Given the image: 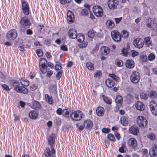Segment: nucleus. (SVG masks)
<instances>
[{
    "label": "nucleus",
    "mask_w": 157,
    "mask_h": 157,
    "mask_svg": "<svg viewBox=\"0 0 157 157\" xmlns=\"http://www.w3.org/2000/svg\"><path fill=\"white\" fill-rule=\"evenodd\" d=\"M102 131L104 133H108L110 132V129L104 128L102 129Z\"/></svg>",
    "instance_id": "052dcab7"
},
{
    "label": "nucleus",
    "mask_w": 157,
    "mask_h": 157,
    "mask_svg": "<svg viewBox=\"0 0 157 157\" xmlns=\"http://www.w3.org/2000/svg\"><path fill=\"white\" fill-rule=\"evenodd\" d=\"M115 64L118 67H121L123 65V63L121 60L116 59L115 61Z\"/></svg>",
    "instance_id": "79ce46f5"
},
{
    "label": "nucleus",
    "mask_w": 157,
    "mask_h": 157,
    "mask_svg": "<svg viewBox=\"0 0 157 157\" xmlns=\"http://www.w3.org/2000/svg\"><path fill=\"white\" fill-rule=\"evenodd\" d=\"M68 34L70 37L72 39H75L77 35V31L73 29H71L69 31Z\"/></svg>",
    "instance_id": "aec40b11"
},
{
    "label": "nucleus",
    "mask_w": 157,
    "mask_h": 157,
    "mask_svg": "<svg viewBox=\"0 0 157 157\" xmlns=\"http://www.w3.org/2000/svg\"><path fill=\"white\" fill-rule=\"evenodd\" d=\"M96 113L98 116H102L104 114V109L101 107H98L96 109Z\"/></svg>",
    "instance_id": "393cba45"
},
{
    "label": "nucleus",
    "mask_w": 157,
    "mask_h": 157,
    "mask_svg": "<svg viewBox=\"0 0 157 157\" xmlns=\"http://www.w3.org/2000/svg\"><path fill=\"white\" fill-rule=\"evenodd\" d=\"M111 36L113 40L115 42H119L121 40V36L119 33L115 30L111 32Z\"/></svg>",
    "instance_id": "6e6552de"
},
{
    "label": "nucleus",
    "mask_w": 157,
    "mask_h": 157,
    "mask_svg": "<svg viewBox=\"0 0 157 157\" xmlns=\"http://www.w3.org/2000/svg\"><path fill=\"white\" fill-rule=\"evenodd\" d=\"M25 27H24L22 26L21 27L20 29V32L21 33H24L25 32V29H26Z\"/></svg>",
    "instance_id": "69168bd1"
},
{
    "label": "nucleus",
    "mask_w": 157,
    "mask_h": 157,
    "mask_svg": "<svg viewBox=\"0 0 157 157\" xmlns=\"http://www.w3.org/2000/svg\"><path fill=\"white\" fill-rule=\"evenodd\" d=\"M40 70L42 72L44 73L47 72V66L45 63L42 64L41 65V67L40 66Z\"/></svg>",
    "instance_id": "c9c22d12"
},
{
    "label": "nucleus",
    "mask_w": 157,
    "mask_h": 157,
    "mask_svg": "<svg viewBox=\"0 0 157 157\" xmlns=\"http://www.w3.org/2000/svg\"><path fill=\"white\" fill-rule=\"evenodd\" d=\"M86 66L88 69L92 71L94 69V65L91 62H87L86 63Z\"/></svg>",
    "instance_id": "e433bc0d"
},
{
    "label": "nucleus",
    "mask_w": 157,
    "mask_h": 157,
    "mask_svg": "<svg viewBox=\"0 0 157 157\" xmlns=\"http://www.w3.org/2000/svg\"><path fill=\"white\" fill-rule=\"evenodd\" d=\"M140 98L143 99H146L148 98V95L144 93H142L140 94Z\"/></svg>",
    "instance_id": "3c124183"
},
{
    "label": "nucleus",
    "mask_w": 157,
    "mask_h": 157,
    "mask_svg": "<svg viewBox=\"0 0 157 157\" xmlns=\"http://www.w3.org/2000/svg\"><path fill=\"white\" fill-rule=\"evenodd\" d=\"M38 114L36 111L33 110L30 112L29 113V116L30 118L33 119H36Z\"/></svg>",
    "instance_id": "c85d7f7f"
},
{
    "label": "nucleus",
    "mask_w": 157,
    "mask_h": 157,
    "mask_svg": "<svg viewBox=\"0 0 157 157\" xmlns=\"http://www.w3.org/2000/svg\"><path fill=\"white\" fill-rule=\"evenodd\" d=\"M137 122L140 127L141 128H146L147 125V121L143 116H139L137 119Z\"/></svg>",
    "instance_id": "7ed1b4c3"
},
{
    "label": "nucleus",
    "mask_w": 157,
    "mask_h": 157,
    "mask_svg": "<svg viewBox=\"0 0 157 157\" xmlns=\"http://www.w3.org/2000/svg\"><path fill=\"white\" fill-rule=\"evenodd\" d=\"M81 13L83 16H87L89 14L88 10L86 9H83L82 10Z\"/></svg>",
    "instance_id": "09e8293b"
},
{
    "label": "nucleus",
    "mask_w": 157,
    "mask_h": 157,
    "mask_svg": "<svg viewBox=\"0 0 157 157\" xmlns=\"http://www.w3.org/2000/svg\"><path fill=\"white\" fill-rule=\"evenodd\" d=\"M84 116L83 113L81 111L77 110L72 112L70 115L72 120L78 121L81 120Z\"/></svg>",
    "instance_id": "f03ea898"
},
{
    "label": "nucleus",
    "mask_w": 157,
    "mask_h": 157,
    "mask_svg": "<svg viewBox=\"0 0 157 157\" xmlns=\"http://www.w3.org/2000/svg\"><path fill=\"white\" fill-rule=\"evenodd\" d=\"M155 58V56L154 54L152 53L150 54L148 56V59L150 61H151L154 60Z\"/></svg>",
    "instance_id": "8fccbe9b"
},
{
    "label": "nucleus",
    "mask_w": 157,
    "mask_h": 157,
    "mask_svg": "<svg viewBox=\"0 0 157 157\" xmlns=\"http://www.w3.org/2000/svg\"><path fill=\"white\" fill-rule=\"evenodd\" d=\"M140 78V75L139 73L136 71H133L130 77L131 81L134 83H137L139 82Z\"/></svg>",
    "instance_id": "39448f33"
},
{
    "label": "nucleus",
    "mask_w": 157,
    "mask_h": 157,
    "mask_svg": "<svg viewBox=\"0 0 157 157\" xmlns=\"http://www.w3.org/2000/svg\"><path fill=\"white\" fill-rule=\"evenodd\" d=\"M130 132L134 135H136L139 132L138 128L136 127L132 126L129 129Z\"/></svg>",
    "instance_id": "bb28decb"
},
{
    "label": "nucleus",
    "mask_w": 157,
    "mask_h": 157,
    "mask_svg": "<svg viewBox=\"0 0 157 157\" xmlns=\"http://www.w3.org/2000/svg\"><path fill=\"white\" fill-rule=\"evenodd\" d=\"M125 101L128 103H130L133 102L134 97L133 96L130 94H127L125 97Z\"/></svg>",
    "instance_id": "cd10ccee"
},
{
    "label": "nucleus",
    "mask_w": 157,
    "mask_h": 157,
    "mask_svg": "<svg viewBox=\"0 0 157 157\" xmlns=\"http://www.w3.org/2000/svg\"><path fill=\"white\" fill-rule=\"evenodd\" d=\"M121 52L123 54V55L125 56H127L128 54V49L124 48L121 50Z\"/></svg>",
    "instance_id": "864d4df0"
},
{
    "label": "nucleus",
    "mask_w": 157,
    "mask_h": 157,
    "mask_svg": "<svg viewBox=\"0 0 157 157\" xmlns=\"http://www.w3.org/2000/svg\"><path fill=\"white\" fill-rule=\"evenodd\" d=\"M53 71H48L46 74V76L50 77L53 74Z\"/></svg>",
    "instance_id": "e2e57ef3"
},
{
    "label": "nucleus",
    "mask_w": 157,
    "mask_h": 157,
    "mask_svg": "<svg viewBox=\"0 0 157 157\" xmlns=\"http://www.w3.org/2000/svg\"><path fill=\"white\" fill-rule=\"evenodd\" d=\"M117 103H118L120 105H121L122 103L123 100L122 97L120 95L117 96L115 100Z\"/></svg>",
    "instance_id": "4c0bfd02"
},
{
    "label": "nucleus",
    "mask_w": 157,
    "mask_h": 157,
    "mask_svg": "<svg viewBox=\"0 0 157 157\" xmlns=\"http://www.w3.org/2000/svg\"><path fill=\"white\" fill-rule=\"evenodd\" d=\"M152 71L154 74L157 75V67L153 68L152 69Z\"/></svg>",
    "instance_id": "774afa93"
},
{
    "label": "nucleus",
    "mask_w": 157,
    "mask_h": 157,
    "mask_svg": "<svg viewBox=\"0 0 157 157\" xmlns=\"http://www.w3.org/2000/svg\"><path fill=\"white\" fill-rule=\"evenodd\" d=\"M62 72L60 71H59L57 73L56 75V77L57 80H59L60 79L62 75Z\"/></svg>",
    "instance_id": "13d9d810"
},
{
    "label": "nucleus",
    "mask_w": 157,
    "mask_h": 157,
    "mask_svg": "<svg viewBox=\"0 0 157 157\" xmlns=\"http://www.w3.org/2000/svg\"><path fill=\"white\" fill-rule=\"evenodd\" d=\"M20 23L22 26L27 27V28L29 27L31 24L29 20L25 17H22L21 19Z\"/></svg>",
    "instance_id": "9b49d317"
},
{
    "label": "nucleus",
    "mask_w": 157,
    "mask_h": 157,
    "mask_svg": "<svg viewBox=\"0 0 157 157\" xmlns=\"http://www.w3.org/2000/svg\"><path fill=\"white\" fill-rule=\"evenodd\" d=\"M60 49L61 50L65 51H67L68 50L67 47H66V45H64L61 46Z\"/></svg>",
    "instance_id": "680f3d73"
},
{
    "label": "nucleus",
    "mask_w": 157,
    "mask_h": 157,
    "mask_svg": "<svg viewBox=\"0 0 157 157\" xmlns=\"http://www.w3.org/2000/svg\"><path fill=\"white\" fill-rule=\"evenodd\" d=\"M147 137L151 140H154L155 137V135L153 133H150L147 136Z\"/></svg>",
    "instance_id": "de8ad7c7"
},
{
    "label": "nucleus",
    "mask_w": 157,
    "mask_h": 157,
    "mask_svg": "<svg viewBox=\"0 0 157 157\" xmlns=\"http://www.w3.org/2000/svg\"><path fill=\"white\" fill-rule=\"evenodd\" d=\"M10 84V85L14 87V89L17 92L26 94L28 92V90L24 86L21 85V86L19 82L16 80H11Z\"/></svg>",
    "instance_id": "f257e3e1"
},
{
    "label": "nucleus",
    "mask_w": 157,
    "mask_h": 157,
    "mask_svg": "<svg viewBox=\"0 0 157 157\" xmlns=\"http://www.w3.org/2000/svg\"><path fill=\"white\" fill-rule=\"evenodd\" d=\"M133 44L135 47L140 48L143 47L144 44V42L141 38L136 39L134 40Z\"/></svg>",
    "instance_id": "f8f14e48"
},
{
    "label": "nucleus",
    "mask_w": 157,
    "mask_h": 157,
    "mask_svg": "<svg viewBox=\"0 0 157 157\" xmlns=\"http://www.w3.org/2000/svg\"><path fill=\"white\" fill-rule=\"evenodd\" d=\"M96 34V32L93 29H90L88 32V36L90 38H93Z\"/></svg>",
    "instance_id": "2f4dec72"
},
{
    "label": "nucleus",
    "mask_w": 157,
    "mask_h": 157,
    "mask_svg": "<svg viewBox=\"0 0 157 157\" xmlns=\"http://www.w3.org/2000/svg\"><path fill=\"white\" fill-rule=\"evenodd\" d=\"M36 52L39 57L42 56L43 54V52L40 49H37Z\"/></svg>",
    "instance_id": "6e6d98bb"
},
{
    "label": "nucleus",
    "mask_w": 157,
    "mask_h": 157,
    "mask_svg": "<svg viewBox=\"0 0 157 157\" xmlns=\"http://www.w3.org/2000/svg\"><path fill=\"white\" fill-rule=\"evenodd\" d=\"M51 150L49 147H47L44 150V155L46 157H54L55 151L54 147H50Z\"/></svg>",
    "instance_id": "1a4fd4ad"
},
{
    "label": "nucleus",
    "mask_w": 157,
    "mask_h": 157,
    "mask_svg": "<svg viewBox=\"0 0 157 157\" xmlns=\"http://www.w3.org/2000/svg\"><path fill=\"white\" fill-rule=\"evenodd\" d=\"M93 11L95 15L97 17H100L103 15L102 8L99 6H96L93 7Z\"/></svg>",
    "instance_id": "423d86ee"
},
{
    "label": "nucleus",
    "mask_w": 157,
    "mask_h": 157,
    "mask_svg": "<svg viewBox=\"0 0 157 157\" xmlns=\"http://www.w3.org/2000/svg\"><path fill=\"white\" fill-rule=\"evenodd\" d=\"M147 26L151 29H153L156 26V24L155 19H148V22L147 25Z\"/></svg>",
    "instance_id": "f3484780"
},
{
    "label": "nucleus",
    "mask_w": 157,
    "mask_h": 157,
    "mask_svg": "<svg viewBox=\"0 0 157 157\" xmlns=\"http://www.w3.org/2000/svg\"><path fill=\"white\" fill-rule=\"evenodd\" d=\"M135 106L136 109L140 111H143L145 108V106L144 103L139 101L136 102Z\"/></svg>",
    "instance_id": "6ab92c4d"
},
{
    "label": "nucleus",
    "mask_w": 157,
    "mask_h": 157,
    "mask_svg": "<svg viewBox=\"0 0 157 157\" xmlns=\"http://www.w3.org/2000/svg\"><path fill=\"white\" fill-rule=\"evenodd\" d=\"M121 124L124 126H127L129 123L128 119L126 116L122 117L120 119Z\"/></svg>",
    "instance_id": "5701e85b"
},
{
    "label": "nucleus",
    "mask_w": 157,
    "mask_h": 157,
    "mask_svg": "<svg viewBox=\"0 0 157 157\" xmlns=\"http://www.w3.org/2000/svg\"><path fill=\"white\" fill-rule=\"evenodd\" d=\"M106 25L108 28L112 29L114 26V24L112 20H109L106 21Z\"/></svg>",
    "instance_id": "7c9ffc66"
},
{
    "label": "nucleus",
    "mask_w": 157,
    "mask_h": 157,
    "mask_svg": "<svg viewBox=\"0 0 157 157\" xmlns=\"http://www.w3.org/2000/svg\"><path fill=\"white\" fill-rule=\"evenodd\" d=\"M20 81L21 84L25 87L28 86L29 85V82L26 79L21 78L20 79Z\"/></svg>",
    "instance_id": "c756f323"
},
{
    "label": "nucleus",
    "mask_w": 157,
    "mask_h": 157,
    "mask_svg": "<svg viewBox=\"0 0 157 157\" xmlns=\"http://www.w3.org/2000/svg\"><path fill=\"white\" fill-rule=\"evenodd\" d=\"M103 100L105 102L108 104H111L112 103L111 100L106 97H104L103 98Z\"/></svg>",
    "instance_id": "c03bdc74"
},
{
    "label": "nucleus",
    "mask_w": 157,
    "mask_h": 157,
    "mask_svg": "<svg viewBox=\"0 0 157 157\" xmlns=\"http://www.w3.org/2000/svg\"><path fill=\"white\" fill-rule=\"evenodd\" d=\"M67 20L68 22H73L74 20V15L71 11L68 10L67 13Z\"/></svg>",
    "instance_id": "a211bd4d"
},
{
    "label": "nucleus",
    "mask_w": 157,
    "mask_h": 157,
    "mask_svg": "<svg viewBox=\"0 0 157 157\" xmlns=\"http://www.w3.org/2000/svg\"><path fill=\"white\" fill-rule=\"evenodd\" d=\"M0 85L2 86V87L6 91L10 90V89L8 86L5 84H1Z\"/></svg>",
    "instance_id": "603ef678"
},
{
    "label": "nucleus",
    "mask_w": 157,
    "mask_h": 157,
    "mask_svg": "<svg viewBox=\"0 0 157 157\" xmlns=\"http://www.w3.org/2000/svg\"><path fill=\"white\" fill-rule=\"evenodd\" d=\"M76 38L77 40L79 42H82L84 40L85 37L83 34H79L77 35Z\"/></svg>",
    "instance_id": "473e14b6"
},
{
    "label": "nucleus",
    "mask_w": 157,
    "mask_h": 157,
    "mask_svg": "<svg viewBox=\"0 0 157 157\" xmlns=\"http://www.w3.org/2000/svg\"><path fill=\"white\" fill-rule=\"evenodd\" d=\"M149 106L152 113L155 115H157V104L154 100H151L149 103Z\"/></svg>",
    "instance_id": "0eeeda50"
},
{
    "label": "nucleus",
    "mask_w": 157,
    "mask_h": 157,
    "mask_svg": "<svg viewBox=\"0 0 157 157\" xmlns=\"http://www.w3.org/2000/svg\"><path fill=\"white\" fill-rule=\"evenodd\" d=\"M107 138L108 139L111 141L113 142L115 140V138L114 135L111 133L107 135Z\"/></svg>",
    "instance_id": "37998d69"
},
{
    "label": "nucleus",
    "mask_w": 157,
    "mask_h": 157,
    "mask_svg": "<svg viewBox=\"0 0 157 157\" xmlns=\"http://www.w3.org/2000/svg\"><path fill=\"white\" fill-rule=\"evenodd\" d=\"M149 154L152 157H157V145L153 146L149 151Z\"/></svg>",
    "instance_id": "dca6fc26"
},
{
    "label": "nucleus",
    "mask_w": 157,
    "mask_h": 157,
    "mask_svg": "<svg viewBox=\"0 0 157 157\" xmlns=\"http://www.w3.org/2000/svg\"><path fill=\"white\" fill-rule=\"evenodd\" d=\"M62 68V67L59 64H57L55 66V69L56 70L61 69Z\"/></svg>",
    "instance_id": "0e129e2a"
},
{
    "label": "nucleus",
    "mask_w": 157,
    "mask_h": 157,
    "mask_svg": "<svg viewBox=\"0 0 157 157\" xmlns=\"http://www.w3.org/2000/svg\"><path fill=\"white\" fill-rule=\"evenodd\" d=\"M117 0H109L108 2V5L109 8L111 9H116L118 5Z\"/></svg>",
    "instance_id": "ddd939ff"
},
{
    "label": "nucleus",
    "mask_w": 157,
    "mask_h": 157,
    "mask_svg": "<svg viewBox=\"0 0 157 157\" xmlns=\"http://www.w3.org/2000/svg\"><path fill=\"white\" fill-rule=\"evenodd\" d=\"M106 86L109 88H111L113 87L115 83L113 81L112 78H109L107 79L105 82Z\"/></svg>",
    "instance_id": "a878e982"
},
{
    "label": "nucleus",
    "mask_w": 157,
    "mask_h": 157,
    "mask_svg": "<svg viewBox=\"0 0 157 157\" xmlns=\"http://www.w3.org/2000/svg\"><path fill=\"white\" fill-rule=\"evenodd\" d=\"M128 143L129 146L132 148H136L137 146V141L134 138H131L129 139Z\"/></svg>",
    "instance_id": "2eb2a0df"
},
{
    "label": "nucleus",
    "mask_w": 157,
    "mask_h": 157,
    "mask_svg": "<svg viewBox=\"0 0 157 157\" xmlns=\"http://www.w3.org/2000/svg\"><path fill=\"white\" fill-rule=\"evenodd\" d=\"M94 77L99 78L102 76V72L100 71H97L94 73Z\"/></svg>",
    "instance_id": "58836bf2"
},
{
    "label": "nucleus",
    "mask_w": 157,
    "mask_h": 157,
    "mask_svg": "<svg viewBox=\"0 0 157 157\" xmlns=\"http://www.w3.org/2000/svg\"><path fill=\"white\" fill-rule=\"evenodd\" d=\"M56 138V135L55 134H52L49 136L48 140V144L50 147H54L55 144V141Z\"/></svg>",
    "instance_id": "9d476101"
},
{
    "label": "nucleus",
    "mask_w": 157,
    "mask_h": 157,
    "mask_svg": "<svg viewBox=\"0 0 157 157\" xmlns=\"http://www.w3.org/2000/svg\"><path fill=\"white\" fill-rule=\"evenodd\" d=\"M121 35L123 37L125 38L128 37L129 33L126 31L123 30L122 31Z\"/></svg>",
    "instance_id": "a18cd8bd"
},
{
    "label": "nucleus",
    "mask_w": 157,
    "mask_h": 157,
    "mask_svg": "<svg viewBox=\"0 0 157 157\" xmlns=\"http://www.w3.org/2000/svg\"><path fill=\"white\" fill-rule=\"evenodd\" d=\"M144 40L146 45L147 46L149 47L150 45H151L149 37H145L144 38Z\"/></svg>",
    "instance_id": "a19ab883"
},
{
    "label": "nucleus",
    "mask_w": 157,
    "mask_h": 157,
    "mask_svg": "<svg viewBox=\"0 0 157 157\" xmlns=\"http://www.w3.org/2000/svg\"><path fill=\"white\" fill-rule=\"evenodd\" d=\"M109 75L112 78L116 81H118L119 79V78L116 76L114 74H109Z\"/></svg>",
    "instance_id": "49530a36"
},
{
    "label": "nucleus",
    "mask_w": 157,
    "mask_h": 157,
    "mask_svg": "<svg viewBox=\"0 0 157 157\" xmlns=\"http://www.w3.org/2000/svg\"><path fill=\"white\" fill-rule=\"evenodd\" d=\"M150 97L152 98H155L157 97V94L155 91H151L149 93Z\"/></svg>",
    "instance_id": "ea45409f"
},
{
    "label": "nucleus",
    "mask_w": 157,
    "mask_h": 157,
    "mask_svg": "<svg viewBox=\"0 0 157 157\" xmlns=\"http://www.w3.org/2000/svg\"><path fill=\"white\" fill-rule=\"evenodd\" d=\"M101 52L104 55H106L110 52V49L105 46H103L100 48Z\"/></svg>",
    "instance_id": "b1692460"
},
{
    "label": "nucleus",
    "mask_w": 157,
    "mask_h": 157,
    "mask_svg": "<svg viewBox=\"0 0 157 157\" xmlns=\"http://www.w3.org/2000/svg\"><path fill=\"white\" fill-rule=\"evenodd\" d=\"M32 105L33 108L35 109L40 108L41 107L40 103L37 101H33Z\"/></svg>",
    "instance_id": "f704fd0d"
},
{
    "label": "nucleus",
    "mask_w": 157,
    "mask_h": 157,
    "mask_svg": "<svg viewBox=\"0 0 157 157\" xmlns=\"http://www.w3.org/2000/svg\"><path fill=\"white\" fill-rule=\"evenodd\" d=\"M125 64L127 67L130 69H132L135 66L134 61L131 59H128L126 60Z\"/></svg>",
    "instance_id": "4be33fe9"
},
{
    "label": "nucleus",
    "mask_w": 157,
    "mask_h": 157,
    "mask_svg": "<svg viewBox=\"0 0 157 157\" xmlns=\"http://www.w3.org/2000/svg\"><path fill=\"white\" fill-rule=\"evenodd\" d=\"M68 108H66L64 109L63 110V111H64L65 110L66 111V112L65 113V114L63 115V116L66 117H68L69 116V112L68 111Z\"/></svg>",
    "instance_id": "5fc2aeb1"
},
{
    "label": "nucleus",
    "mask_w": 157,
    "mask_h": 157,
    "mask_svg": "<svg viewBox=\"0 0 157 157\" xmlns=\"http://www.w3.org/2000/svg\"><path fill=\"white\" fill-rule=\"evenodd\" d=\"M139 53L136 51L134 50H132L131 51V54L133 57H135L138 55Z\"/></svg>",
    "instance_id": "4d7b16f0"
},
{
    "label": "nucleus",
    "mask_w": 157,
    "mask_h": 157,
    "mask_svg": "<svg viewBox=\"0 0 157 157\" xmlns=\"http://www.w3.org/2000/svg\"><path fill=\"white\" fill-rule=\"evenodd\" d=\"M63 111L61 108H59L57 109L56 112L58 114L61 115Z\"/></svg>",
    "instance_id": "bf43d9fd"
},
{
    "label": "nucleus",
    "mask_w": 157,
    "mask_h": 157,
    "mask_svg": "<svg viewBox=\"0 0 157 157\" xmlns=\"http://www.w3.org/2000/svg\"><path fill=\"white\" fill-rule=\"evenodd\" d=\"M45 96L46 101L48 102L50 104H52L53 100L52 97L48 94H46Z\"/></svg>",
    "instance_id": "72a5a7b5"
},
{
    "label": "nucleus",
    "mask_w": 157,
    "mask_h": 157,
    "mask_svg": "<svg viewBox=\"0 0 157 157\" xmlns=\"http://www.w3.org/2000/svg\"><path fill=\"white\" fill-rule=\"evenodd\" d=\"M22 9L23 13L28 15L29 13V7L27 4L24 1L22 2Z\"/></svg>",
    "instance_id": "4468645a"
},
{
    "label": "nucleus",
    "mask_w": 157,
    "mask_h": 157,
    "mask_svg": "<svg viewBox=\"0 0 157 157\" xmlns=\"http://www.w3.org/2000/svg\"><path fill=\"white\" fill-rule=\"evenodd\" d=\"M122 19V17L114 18L117 24Z\"/></svg>",
    "instance_id": "338daca9"
},
{
    "label": "nucleus",
    "mask_w": 157,
    "mask_h": 157,
    "mask_svg": "<svg viewBox=\"0 0 157 157\" xmlns=\"http://www.w3.org/2000/svg\"><path fill=\"white\" fill-rule=\"evenodd\" d=\"M93 122L90 120H87L84 121V125L87 129H91L93 127Z\"/></svg>",
    "instance_id": "412c9836"
},
{
    "label": "nucleus",
    "mask_w": 157,
    "mask_h": 157,
    "mask_svg": "<svg viewBox=\"0 0 157 157\" xmlns=\"http://www.w3.org/2000/svg\"><path fill=\"white\" fill-rule=\"evenodd\" d=\"M17 35L16 30L13 29L9 31L7 33L6 38L10 40H13L16 38Z\"/></svg>",
    "instance_id": "20e7f679"
}]
</instances>
